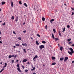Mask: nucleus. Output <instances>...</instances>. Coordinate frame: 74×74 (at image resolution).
Here are the masks:
<instances>
[{
	"instance_id": "obj_1",
	"label": "nucleus",
	"mask_w": 74,
	"mask_h": 74,
	"mask_svg": "<svg viewBox=\"0 0 74 74\" xmlns=\"http://www.w3.org/2000/svg\"><path fill=\"white\" fill-rule=\"evenodd\" d=\"M44 48V46L43 45H41L39 46V48L40 49H42Z\"/></svg>"
},
{
	"instance_id": "obj_2",
	"label": "nucleus",
	"mask_w": 74,
	"mask_h": 74,
	"mask_svg": "<svg viewBox=\"0 0 74 74\" xmlns=\"http://www.w3.org/2000/svg\"><path fill=\"white\" fill-rule=\"evenodd\" d=\"M69 50H70L71 52H72V53H74V51L73 50V49L71 48H70L69 49Z\"/></svg>"
},
{
	"instance_id": "obj_3",
	"label": "nucleus",
	"mask_w": 74,
	"mask_h": 74,
	"mask_svg": "<svg viewBox=\"0 0 74 74\" xmlns=\"http://www.w3.org/2000/svg\"><path fill=\"white\" fill-rule=\"evenodd\" d=\"M38 58L37 55H36L34 57L33 60L34 61H35V59H37Z\"/></svg>"
},
{
	"instance_id": "obj_4",
	"label": "nucleus",
	"mask_w": 74,
	"mask_h": 74,
	"mask_svg": "<svg viewBox=\"0 0 74 74\" xmlns=\"http://www.w3.org/2000/svg\"><path fill=\"white\" fill-rule=\"evenodd\" d=\"M68 59H69V58L67 57H65L64 58V62H65V61H66L68 60Z\"/></svg>"
},
{
	"instance_id": "obj_5",
	"label": "nucleus",
	"mask_w": 74,
	"mask_h": 74,
	"mask_svg": "<svg viewBox=\"0 0 74 74\" xmlns=\"http://www.w3.org/2000/svg\"><path fill=\"white\" fill-rule=\"evenodd\" d=\"M18 16H17L15 19V21L16 22H18Z\"/></svg>"
},
{
	"instance_id": "obj_6",
	"label": "nucleus",
	"mask_w": 74,
	"mask_h": 74,
	"mask_svg": "<svg viewBox=\"0 0 74 74\" xmlns=\"http://www.w3.org/2000/svg\"><path fill=\"white\" fill-rule=\"evenodd\" d=\"M22 45L23 46H25V47H27V45L26 44V43H25V44H22Z\"/></svg>"
},
{
	"instance_id": "obj_7",
	"label": "nucleus",
	"mask_w": 74,
	"mask_h": 74,
	"mask_svg": "<svg viewBox=\"0 0 74 74\" xmlns=\"http://www.w3.org/2000/svg\"><path fill=\"white\" fill-rule=\"evenodd\" d=\"M68 53L69 54V55H72V53H73L72 52H70L69 51H68Z\"/></svg>"
},
{
	"instance_id": "obj_8",
	"label": "nucleus",
	"mask_w": 74,
	"mask_h": 74,
	"mask_svg": "<svg viewBox=\"0 0 74 74\" xmlns=\"http://www.w3.org/2000/svg\"><path fill=\"white\" fill-rule=\"evenodd\" d=\"M11 6L12 7H14V3H13V2L12 1L11 2Z\"/></svg>"
},
{
	"instance_id": "obj_9",
	"label": "nucleus",
	"mask_w": 74,
	"mask_h": 74,
	"mask_svg": "<svg viewBox=\"0 0 74 74\" xmlns=\"http://www.w3.org/2000/svg\"><path fill=\"white\" fill-rule=\"evenodd\" d=\"M17 70H18V71H19V72L22 73V71H21V69H20V68H17Z\"/></svg>"
},
{
	"instance_id": "obj_10",
	"label": "nucleus",
	"mask_w": 74,
	"mask_h": 74,
	"mask_svg": "<svg viewBox=\"0 0 74 74\" xmlns=\"http://www.w3.org/2000/svg\"><path fill=\"white\" fill-rule=\"evenodd\" d=\"M54 21L55 20L54 19H52L50 20V22L51 23H52V22Z\"/></svg>"
},
{
	"instance_id": "obj_11",
	"label": "nucleus",
	"mask_w": 74,
	"mask_h": 74,
	"mask_svg": "<svg viewBox=\"0 0 74 74\" xmlns=\"http://www.w3.org/2000/svg\"><path fill=\"white\" fill-rule=\"evenodd\" d=\"M7 65V63L6 62L5 63V65L3 67V68H5V67H6Z\"/></svg>"
},
{
	"instance_id": "obj_12",
	"label": "nucleus",
	"mask_w": 74,
	"mask_h": 74,
	"mask_svg": "<svg viewBox=\"0 0 74 74\" xmlns=\"http://www.w3.org/2000/svg\"><path fill=\"white\" fill-rule=\"evenodd\" d=\"M22 62H27V59H24L23 60Z\"/></svg>"
},
{
	"instance_id": "obj_13",
	"label": "nucleus",
	"mask_w": 74,
	"mask_h": 74,
	"mask_svg": "<svg viewBox=\"0 0 74 74\" xmlns=\"http://www.w3.org/2000/svg\"><path fill=\"white\" fill-rule=\"evenodd\" d=\"M64 60V57L61 58H60V60L61 61H62V60Z\"/></svg>"
},
{
	"instance_id": "obj_14",
	"label": "nucleus",
	"mask_w": 74,
	"mask_h": 74,
	"mask_svg": "<svg viewBox=\"0 0 74 74\" xmlns=\"http://www.w3.org/2000/svg\"><path fill=\"white\" fill-rule=\"evenodd\" d=\"M5 4V2L2 1V5H4V4Z\"/></svg>"
},
{
	"instance_id": "obj_15",
	"label": "nucleus",
	"mask_w": 74,
	"mask_h": 74,
	"mask_svg": "<svg viewBox=\"0 0 74 74\" xmlns=\"http://www.w3.org/2000/svg\"><path fill=\"white\" fill-rule=\"evenodd\" d=\"M35 69H36V68H35V67H34V68H33V69H31V71H33L34 70H35Z\"/></svg>"
},
{
	"instance_id": "obj_16",
	"label": "nucleus",
	"mask_w": 74,
	"mask_h": 74,
	"mask_svg": "<svg viewBox=\"0 0 74 74\" xmlns=\"http://www.w3.org/2000/svg\"><path fill=\"white\" fill-rule=\"evenodd\" d=\"M36 44L37 45H39V43H38V41L37 40H36Z\"/></svg>"
},
{
	"instance_id": "obj_17",
	"label": "nucleus",
	"mask_w": 74,
	"mask_h": 74,
	"mask_svg": "<svg viewBox=\"0 0 74 74\" xmlns=\"http://www.w3.org/2000/svg\"><path fill=\"white\" fill-rule=\"evenodd\" d=\"M15 18V17H14V16H12L11 17V19H12V20H14V18Z\"/></svg>"
},
{
	"instance_id": "obj_18",
	"label": "nucleus",
	"mask_w": 74,
	"mask_h": 74,
	"mask_svg": "<svg viewBox=\"0 0 74 74\" xmlns=\"http://www.w3.org/2000/svg\"><path fill=\"white\" fill-rule=\"evenodd\" d=\"M62 50H63V47H60V51H62Z\"/></svg>"
},
{
	"instance_id": "obj_19",
	"label": "nucleus",
	"mask_w": 74,
	"mask_h": 74,
	"mask_svg": "<svg viewBox=\"0 0 74 74\" xmlns=\"http://www.w3.org/2000/svg\"><path fill=\"white\" fill-rule=\"evenodd\" d=\"M54 38L55 39V41H56L57 40H59V39L58 38Z\"/></svg>"
},
{
	"instance_id": "obj_20",
	"label": "nucleus",
	"mask_w": 74,
	"mask_h": 74,
	"mask_svg": "<svg viewBox=\"0 0 74 74\" xmlns=\"http://www.w3.org/2000/svg\"><path fill=\"white\" fill-rule=\"evenodd\" d=\"M24 5L25 7H27V5L26 4V3H24Z\"/></svg>"
},
{
	"instance_id": "obj_21",
	"label": "nucleus",
	"mask_w": 74,
	"mask_h": 74,
	"mask_svg": "<svg viewBox=\"0 0 74 74\" xmlns=\"http://www.w3.org/2000/svg\"><path fill=\"white\" fill-rule=\"evenodd\" d=\"M52 37H53V38H55V36H54V35L53 34H52Z\"/></svg>"
},
{
	"instance_id": "obj_22",
	"label": "nucleus",
	"mask_w": 74,
	"mask_h": 74,
	"mask_svg": "<svg viewBox=\"0 0 74 74\" xmlns=\"http://www.w3.org/2000/svg\"><path fill=\"white\" fill-rule=\"evenodd\" d=\"M52 60H54L55 59V58L54 57H52L51 58Z\"/></svg>"
},
{
	"instance_id": "obj_23",
	"label": "nucleus",
	"mask_w": 74,
	"mask_h": 74,
	"mask_svg": "<svg viewBox=\"0 0 74 74\" xmlns=\"http://www.w3.org/2000/svg\"><path fill=\"white\" fill-rule=\"evenodd\" d=\"M53 30L54 32V33H56V30H55V29H53Z\"/></svg>"
},
{
	"instance_id": "obj_24",
	"label": "nucleus",
	"mask_w": 74,
	"mask_h": 74,
	"mask_svg": "<svg viewBox=\"0 0 74 74\" xmlns=\"http://www.w3.org/2000/svg\"><path fill=\"white\" fill-rule=\"evenodd\" d=\"M42 19L43 21H45V18L44 17H43L42 18Z\"/></svg>"
},
{
	"instance_id": "obj_25",
	"label": "nucleus",
	"mask_w": 74,
	"mask_h": 74,
	"mask_svg": "<svg viewBox=\"0 0 74 74\" xmlns=\"http://www.w3.org/2000/svg\"><path fill=\"white\" fill-rule=\"evenodd\" d=\"M55 64H56V63L53 62V63L51 65L53 66V65H55Z\"/></svg>"
},
{
	"instance_id": "obj_26",
	"label": "nucleus",
	"mask_w": 74,
	"mask_h": 74,
	"mask_svg": "<svg viewBox=\"0 0 74 74\" xmlns=\"http://www.w3.org/2000/svg\"><path fill=\"white\" fill-rule=\"evenodd\" d=\"M15 45L16 47H19V45L18 44H16Z\"/></svg>"
},
{
	"instance_id": "obj_27",
	"label": "nucleus",
	"mask_w": 74,
	"mask_h": 74,
	"mask_svg": "<svg viewBox=\"0 0 74 74\" xmlns=\"http://www.w3.org/2000/svg\"><path fill=\"white\" fill-rule=\"evenodd\" d=\"M4 70V68L2 69L0 71V73H1L2 72V71H3V70Z\"/></svg>"
},
{
	"instance_id": "obj_28",
	"label": "nucleus",
	"mask_w": 74,
	"mask_h": 74,
	"mask_svg": "<svg viewBox=\"0 0 74 74\" xmlns=\"http://www.w3.org/2000/svg\"><path fill=\"white\" fill-rule=\"evenodd\" d=\"M65 29H66V28L65 27L64 28H63V30L62 32H64V31H65Z\"/></svg>"
},
{
	"instance_id": "obj_29",
	"label": "nucleus",
	"mask_w": 74,
	"mask_h": 74,
	"mask_svg": "<svg viewBox=\"0 0 74 74\" xmlns=\"http://www.w3.org/2000/svg\"><path fill=\"white\" fill-rule=\"evenodd\" d=\"M17 67H18V68H19V67H20V66H19V64H17Z\"/></svg>"
},
{
	"instance_id": "obj_30",
	"label": "nucleus",
	"mask_w": 74,
	"mask_h": 74,
	"mask_svg": "<svg viewBox=\"0 0 74 74\" xmlns=\"http://www.w3.org/2000/svg\"><path fill=\"white\" fill-rule=\"evenodd\" d=\"M12 57V56L11 55H10L8 56V58H11Z\"/></svg>"
},
{
	"instance_id": "obj_31",
	"label": "nucleus",
	"mask_w": 74,
	"mask_h": 74,
	"mask_svg": "<svg viewBox=\"0 0 74 74\" xmlns=\"http://www.w3.org/2000/svg\"><path fill=\"white\" fill-rule=\"evenodd\" d=\"M42 42L43 44H45L46 43V42H45V41H42Z\"/></svg>"
},
{
	"instance_id": "obj_32",
	"label": "nucleus",
	"mask_w": 74,
	"mask_h": 74,
	"mask_svg": "<svg viewBox=\"0 0 74 74\" xmlns=\"http://www.w3.org/2000/svg\"><path fill=\"white\" fill-rule=\"evenodd\" d=\"M23 50L24 52H25V53H26V49H24Z\"/></svg>"
},
{
	"instance_id": "obj_33",
	"label": "nucleus",
	"mask_w": 74,
	"mask_h": 74,
	"mask_svg": "<svg viewBox=\"0 0 74 74\" xmlns=\"http://www.w3.org/2000/svg\"><path fill=\"white\" fill-rule=\"evenodd\" d=\"M47 25H46L45 27V28L46 30H47Z\"/></svg>"
},
{
	"instance_id": "obj_34",
	"label": "nucleus",
	"mask_w": 74,
	"mask_h": 74,
	"mask_svg": "<svg viewBox=\"0 0 74 74\" xmlns=\"http://www.w3.org/2000/svg\"><path fill=\"white\" fill-rule=\"evenodd\" d=\"M71 40V38H70V39H68L67 40L68 41V42H69V41H70V40Z\"/></svg>"
},
{
	"instance_id": "obj_35",
	"label": "nucleus",
	"mask_w": 74,
	"mask_h": 74,
	"mask_svg": "<svg viewBox=\"0 0 74 74\" xmlns=\"http://www.w3.org/2000/svg\"><path fill=\"white\" fill-rule=\"evenodd\" d=\"M18 39L20 40H21V37H19L18 38Z\"/></svg>"
},
{
	"instance_id": "obj_36",
	"label": "nucleus",
	"mask_w": 74,
	"mask_h": 74,
	"mask_svg": "<svg viewBox=\"0 0 74 74\" xmlns=\"http://www.w3.org/2000/svg\"><path fill=\"white\" fill-rule=\"evenodd\" d=\"M19 4H21V5H22V2H21V1H19Z\"/></svg>"
},
{
	"instance_id": "obj_37",
	"label": "nucleus",
	"mask_w": 74,
	"mask_h": 74,
	"mask_svg": "<svg viewBox=\"0 0 74 74\" xmlns=\"http://www.w3.org/2000/svg\"><path fill=\"white\" fill-rule=\"evenodd\" d=\"M67 27L68 28H70V25H68L67 26Z\"/></svg>"
},
{
	"instance_id": "obj_38",
	"label": "nucleus",
	"mask_w": 74,
	"mask_h": 74,
	"mask_svg": "<svg viewBox=\"0 0 74 74\" xmlns=\"http://www.w3.org/2000/svg\"><path fill=\"white\" fill-rule=\"evenodd\" d=\"M5 22L2 24V25H3V26H5Z\"/></svg>"
},
{
	"instance_id": "obj_39",
	"label": "nucleus",
	"mask_w": 74,
	"mask_h": 74,
	"mask_svg": "<svg viewBox=\"0 0 74 74\" xmlns=\"http://www.w3.org/2000/svg\"><path fill=\"white\" fill-rule=\"evenodd\" d=\"M14 60H12V63H14Z\"/></svg>"
},
{
	"instance_id": "obj_40",
	"label": "nucleus",
	"mask_w": 74,
	"mask_h": 74,
	"mask_svg": "<svg viewBox=\"0 0 74 74\" xmlns=\"http://www.w3.org/2000/svg\"><path fill=\"white\" fill-rule=\"evenodd\" d=\"M17 57V55H15V56H14V58H16V57Z\"/></svg>"
},
{
	"instance_id": "obj_41",
	"label": "nucleus",
	"mask_w": 74,
	"mask_h": 74,
	"mask_svg": "<svg viewBox=\"0 0 74 74\" xmlns=\"http://www.w3.org/2000/svg\"><path fill=\"white\" fill-rule=\"evenodd\" d=\"M22 68H23V69H25V67L23 66V65L22 66Z\"/></svg>"
},
{
	"instance_id": "obj_42",
	"label": "nucleus",
	"mask_w": 74,
	"mask_h": 74,
	"mask_svg": "<svg viewBox=\"0 0 74 74\" xmlns=\"http://www.w3.org/2000/svg\"><path fill=\"white\" fill-rule=\"evenodd\" d=\"M74 15V13L73 12H72V15Z\"/></svg>"
},
{
	"instance_id": "obj_43",
	"label": "nucleus",
	"mask_w": 74,
	"mask_h": 74,
	"mask_svg": "<svg viewBox=\"0 0 74 74\" xmlns=\"http://www.w3.org/2000/svg\"><path fill=\"white\" fill-rule=\"evenodd\" d=\"M37 36H38V37H40V35H39V34H37Z\"/></svg>"
},
{
	"instance_id": "obj_44",
	"label": "nucleus",
	"mask_w": 74,
	"mask_h": 74,
	"mask_svg": "<svg viewBox=\"0 0 74 74\" xmlns=\"http://www.w3.org/2000/svg\"><path fill=\"white\" fill-rule=\"evenodd\" d=\"M13 33L14 34H16V33H15V31L13 32Z\"/></svg>"
},
{
	"instance_id": "obj_45",
	"label": "nucleus",
	"mask_w": 74,
	"mask_h": 74,
	"mask_svg": "<svg viewBox=\"0 0 74 74\" xmlns=\"http://www.w3.org/2000/svg\"><path fill=\"white\" fill-rule=\"evenodd\" d=\"M71 9L72 10V11H74V8H71Z\"/></svg>"
},
{
	"instance_id": "obj_46",
	"label": "nucleus",
	"mask_w": 74,
	"mask_h": 74,
	"mask_svg": "<svg viewBox=\"0 0 74 74\" xmlns=\"http://www.w3.org/2000/svg\"><path fill=\"white\" fill-rule=\"evenodd\" d=\"M25 72H27V71H28V70H25Z\"/></svg>"
},
{
	"instance_id": "obj_47",
	"label": "nucleus",
	"mask_w": 74,
	"mask_h": 74,
	"mask_svg": "<svg viewBox=\"0 0 74 74\" xmlns=\"http://www.w3.org/2000/svg\"><path fill=\"white\" fill-rule=\"evenodd\" d=\"M59 36H60V37H61V33H59Z\"/></svg>"
},
{
	"instance_id": "obj_48",
	"label": "nucleus",
	"mask_w": 74,
	"mask_h": 74,
	"mask_svg": "<svg viewBox=\"0 0 74 74\" xmlns=\"http://www.w3.org/2000/svg\"><path fill=\"white\" fill-rule=\"evenodd\" d=\"M73 43L71 42H69L68 43V44H72Z\"/></svg>"
},
{
	"instance_id": "obj_49",
	"label": "nucleus",
	"mask_w": 74,
	"mask_h": 74,
	"mask_svg": "<svg viewBox=\"0 0 74 74\" xmlns=\"http://www.w3.org/2000/svg\"><path fill=\"white\" fill-rule=\"evenodd\" d=\"M26 31H23V33H26Z\"/></svg>"
},
{
	"instance_id": "obj_50",
	"label": "nucleus",
	"mask_w": 74,
	"mask_h": 74,
	"mask_svg": "<svg viewBox=\"0 0 74 74\" xmlns=\"http://www.w3.org/2000/svg\"><path fill=\"white\" fill-rule=\"evenodd\" d=\"M2 42H1V40H0V44H2Z\"/></svg>"
},
{
	"instance_id": "obj_51",
	"label": "nucleus",
	"mask_w": 74,
	"mask_h": 74,
	"mask_svg": "<svg viewBox=\"0 0 74 74\" xmlns=\"http://www.w3.org/2000/svg\"><path fill=\"white\" fill-rule=\"evenodd\" d=\"M12 57H14V55H12Z\"/></svg>"
},
{
	"instance_id": "obj_52",
	"label": "nucleus",
	"mask_w": 74,
	"mask_h": 74,
	"mask_svg": "<svg viewBox=\"0 0 74 74\" xmlns=\"http://www.w3.org/2000/svg\"><path fill=\"white\" fill-rule=\"evenodd\" d=\"M71 46L72 47H74V44L72 45Z\"/></svg>"
},
{
	"instance_id": "obj_53",
	"label": "nucleus",
	"mask_w": 74,
	"mask_h": 74,
	"mask_svg": "<svg viewBox=\"0 0 74 74\" xmlns=\"http://www.w3.org/2000/svg\"><path fill=\"white\" fill-rule=\"evenodd\" d=\"M27 64H30V63L29 62H28Z\"/></svg>"
},
{
	"instance_id": "obj_54",
	"label": "nucleus",
	"mask_w": 74,
	"mask_h": 74,
	"mask_svg": "<svg viewBox=\"0 0 74 74\" xmlns=\"http://www.w3.org/2000/svg\"><path fill=\"white\" fill-rule=\"evenodd\" d=\"M18 61H19V60H17L16 61V62H18Z\"/></svg>"
},
{
	"instance_id": "obj_55",
	"label": "nucleus",
	"mask_w": 74,
	"mask_h": 74,
	"mask_svg": "<svg viewBox=\"0 0 74 74\" xmlns=\"http://www.w3.org/2000/svg\"><path fill=\"white\" fill-rule=\"evenodd\" d=\"M72 63H74V61H72Z\"/></svg>"
},
{
	"instance_id": "obj_56",
	"label": "nucleus",
	"mask_w": 74,
	"mask_h": 74,
	"mask_svg": "<svg viewBox=\"0 0 74 74\" xmlns=\"http://www.w3.org/2000/svg\"><path fill=\"white\" fill-rule=\"evenodd\" d=\"M33 74H36V73L34 72Z\"/></svg>"
},
{
	"instance_id": "obj_57",
	"label": "nucleus",
	"mask_w": 74,
	"mask_h": 74,
	"mask_svg": "<svg viewBox=\"0 0 74 74\" xmlns=\"http://www.w3.org/2000/svg\"><path fill=\"white\" fill-rule=\"evenodd\" d=\"M14 48H16V47L15 46H13Z\"/></svg>"
},
{
	"instance_id": "obj_58",
	"label": "nucleus",
	"mask_w": 74,
	"mask_h": 74,
	"mask_svg": "<svg viewBox=\"0 0 74 74\" xmlns=\"http://www.w3.org/2000/svg\"><path fill=\"white\" fill-rule=\"evenodd\" d=\"M59 33H60V31H59Z\"/></svg>"
},
{
	"instance_id": "obj_59",
	"label": "nucleus",
	"mask_w": 74,
	"mask_h": 74,
	"mask_svg": "<svg viewBox=\"0 0 74 74\" xmlns=\"http://www.w3.org/2000/svg\"><path fill=\"white\" fill-rule=\"evenodd\" d=\"M25 23H23V25H25Z\"/></svg>"
},
{
	"instance_id": "obj_60",
	"label": "nucleus",
	"mask_w": 74,
	"mask_h": 74,
	"mask_svg": "<svg viewBox=\"0 0 74 74\" xmlns=\"http://www.w3.org/2000/svg\"><path fill=\"white\" fill-rule=\"evenodd\" d=\"M0 64H3V63H2V62H1V63H0Z\"/></svg>"
},
{
	"instance_id": "obj_61",
	"label": "nucleus",
	"mask_w": 74,
	"mask_h": 74,
	"mask_svg": "<svg viewBox=\"0 0 74 74\" xmlns=\"http://www.w3.org/2000/svg\"><path fill=\"white\" fill-rule=\"evenodd\" d=\"M64 5L65 6H66V3H64Z\"/></svg>"
},
{
	"instance_id": "obj_62",
	"label": "nucleus",
	"mask_w": 74,
	"mask_h": 74,
	"mask_svg": "<svg viewBox=\"0 0 74 74\" xmlns=\"http://www.w3.org/2000/svg\"><path fill=\"white\" fill-rule=\"evenodd\" d=\"M0 11H1V9L0 8Z\"/></svg>"
},
{
	"instance_id": "obj_63",
	"label": "nucleus",
	"mask_w": 74,
	"mask_h": 74,
	"mask_svg": "<svg viewBox=\"0 0 74 74\" xmlns=\"http://www.w3.org/2000/svg\"><path fill=\"white\" fill-rule=\"evenodd\" d=\"M1 34V31H0V34Z\"/></svg>"
},
{
	"instance_id": "obj_64",
	"label": "nucleus",
	"mask_w": 74,
	"mask_h": 74,
	"mask_svg": "<svg viewBox=\"0 0 74 74\" xmlns=\"http://www.w3.org/2000/svg\"><path fill=\"white\" fill-rule=\"evenodd\" d=\"M58 47H60V45H59V44H58Z\"/></svg>"
}]
</instances>
